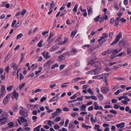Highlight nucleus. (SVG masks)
<instances>
[{
	"label": "nucleus",
	"mask_w": 131,
	"mask_h": 131,
	"mask_svg": "<svg viewBox=\"0 0 131 131\" xmlns=\"http://www.w3.org/2000/svg\"><path fill=\"white\" fill-rule=\"evenodd\" d=\"M59 128V126L57 124L55 125L54 126V128L56 130L58 129Z\"/></svg>",
	"instance_id": "de8ad7c7"
},
{
	"label": "nucleus",
	"mask_w": 131,
	"mask_h": 131,
	"mask_svg": "<svg viewBox=\"0 0 131 131\" xmlns=\"http://www.w3.org/2000/svg\"><path fill=\"white\" fill-rule=\"evenodd\" d=\"M119 45L122 46H123L124 47H126L129 46L127 42L124 40L123 39L119 43Z\"/></svg>",
	"instance_id": "f257e3e1"
},
{
	"label": "nucleus",
	"mask_w": 131,
	"mask_h": 131,
	"mask_svg": "<svg viewBox=\"0 0 131 131\" xmlns=\"http://www.w3.org/2000/svg\"><path fill=\"white\" fill-rule=\"evenodd\" d=\"M7 114L5 112H3L2 115V118H0V122L2 121L3 120H6L7 118Z\"/></svg>",
	"instance_id": "423d86ee"
},
{
	"label": "nucleus",
	"mask_w": 131,
	"mask_h": 131,
	"mask_svg": "<svg viewBox=\"0 0 131 131\" xmlns=\"http://www.w3.org/2000/svg\"><path fill=\"white\" fill-rule=\"evenodd\" d=\"M126 50L128 54H129L131 53V48H127Z\"/></svg>",
	"instance_id": "473e14b6"
},
{
	"label": "nucleus",
	"mask_w": 131,
	"mask_h": 131,
	"mask_svg": "<svg viewBox=\"0 0 131 131\" xmlns=\"http://www.w3.org/2000/svg\"><path fill=\"white\" fill-rule=\"evenodd\" d=\"M125 53L124 52H122L119 53L117 55V57H119L123 55H125Z\"/></svg>",
	"instance_id": "e433bc0d"
},
{
	"label": "nucleus",
	"mask_w": 131,
	"mask_h": 131,
	"mask_svg": "<svg viewBox=\"0 0 131 131\" xmlns=\"http://www.w3.org/2000/svg\"><path fill=\"white\" fill-rule=\"evenodd\" d=\"M120 107V106L118 105L117 104H115L114 105V108L115 109H117Z\"/></svg>",
	"instance_id": "3c124183"
},
{
	"label": "nucleus",
	"mask_w": 131,
	"mask_h": 131,
	"mask_svg": "<svg viewBox=\"0 0 131 131\" xmlns=\"http://www.w3.org/2000/svg\"><path fill=\"white\" fill-rule=\"evenodd\" d=\"M59 94H57L56 95V96L54 97H52L51 99L49 100V102H51L52 101H54L56 100H57L59 98L58 96L59 95Z\"/></svg>",
	"instance_id": "9b49d317"
},
{
	"label": "nucleus",
	"mask_w": 131,
	"mask_h": 131,
	"mask_svg": "<svg viewBox=\"0 0 131 131\" xmlns=\"http://www.w3.org/2000/svg\"><path fill=\"white\" fill-rule=\"evenodd\" d=\"M1 94L0 95V96H4L5 95L6 93V91L5 89V86L4 85H1Z\"/></svg>",
	"instance_id": "f03ea898"
},
{
	"label": "nucleus",
	"mask_w": 131,
	"mask_h": 131,
	"mask_svg": "<svg viewBox=\"0 0 131 131\" xmlns=\"http://www.w3.org/2000/svg\"><path fill=\"white\" fill-rule=\"evenodd\" d=\"M110 113H112L114 114H116L117 113V112L114 110H111L110 111Z\"/></svg>",
	"instance_id": "79ce46f5"
},
{
	"label": "nucleus",
	"mask_w": 131,
	"mask_h": 131,
	"mask_svg": "<svg viewBox=\"0 0 131 131\" xmlns=\"http://www.w3.org/2000/svg\"><path fill=\"white\" fill-rule=\"evenodd\" d=\"M119 21H121L122 22H124L125 23L126 21V20L124 19L123 18L120 19Z\"/></svg>",
	"instance_id": "e2e57ef3"
},
{
	"label": "nucleus",
	"mask_w": 131,
	"mask_h": 131,
	"mask_svg": "<svg viewBox=\"0 0 131 131\" xmlns=\"http://www.w3.org/2000/svg\"><path fill=\"white\" fill-rule=\"evenodd\" d=\"M62 111V110L59 108H58L56 109V112L58 113H60Z\"/></svg>",
	"instance_id": "37998d69"
},
{
	"label": "nucleus",
	"mask_w": 131,
	"mask_h": 131,
	"mask_svg": "<svg viewBox=\"0 0 131 131\" xmlns=\"http://www.w3.org/2000/svg\"><path fill=\"white\" fill-rule=\"evenodd\" d=\"M100 18V16L99 15L98 16L96 17L94 19V20L95 22L97 21Z\"/></svg>",
	"instance_id": "a18cd8bd"
},
{
	"label": "nucleus",
	"mask_w": 131,
	"mask_h": 131,
	"mask_svg": "<svg viewBox=\"0 0 131 131\" xmlns=\"http://www.w3.org/2000/svg\"><path fill=\"white\" fill-rule=\"evenodd\" d=\"M82 127L85 128L86 129H88L89 128H90L91 127V126H89L88 125H86L84 124H82Z\"/></svg>",
	"instance_id": "aec40b11"
},
{
	"label": "nucleus",
	"mask_w": 131,
	"mask_h": 131,
	"mask_svg": "<svg viewBox=\"0 0 131 131\" xmlns=\"http://www.w3.org/2000/svg\"><path fill=\"white\" fill-rule=\"evenodd\" d=\"M42 54L46 59H49L50 57V56L49 55V53L48 52H47L46 53L45 52H43L42 53Z\"/></svg>",
	"instance_id": "9d476101"
},
{
	"label": "nucleus",
	"mask_w": 131,
	"mask_h": 131,
	"mask_svg": "<svg viewBox=\"0 0 131 131\" xmlns=\"http://www.w3.org/2000/svg\"><path fill=\"white\" fill-rule=\"evenodd\" d=\"M91 98L95 100H97V97L94 95L91 96Z\"/></svg>",
	"instance_id": "864d4df0"
},
{
	"label": "nucleus",
	"mask_w": 131,
	"mask_h": 131,
	"mask_svg": "<svg viewBox=\"0 0 131 131\" xmlns=\"http://www.w3.org/2000/svg\"><path fill=\"white\" fill-rule=\"evenodd\" d=\"M72 51H67L66 52L64 53H66V55L67 54L69 56H70L71 54V53L72 52Z\"/></svg>",
	"instance_id": "6e6d98bb"
},
{
	"label": "nucleus",
	"mask_w": 131,
	"mask_h": 131,
	"mask_svg": "<svg viewBox=\"0 0 131 131\" xmlns=\"http://www.w3.org/2000/svg\"><path fill=\"white\" fill-rule=\"evenodd\" d=\"M69 122V120L68 119H67L66 121L65 124L64 125L65 127H67Z\"/></svg>",
	"instance_id": "8fccbe9b"
},
{
	"label": "nucleus",
	"mask_w": 131,
	"mask_h": 131,
	"mask_svg": "<svg viewBox=\"0 0 131 131\" xmlns=\"http://www.w3.org/2000/svg\"><path fill=\"white\" fill-rule=\"evenodd\" d=\"M101 90L102 93L106 94L109 91V88L104 86L101 88Z\"/></svg>",
	"instance_id": "1a4fd4ad"
},
{
	"label": "nucleus",
	"mask_w": 131,
	"mask_h": 131,
	"mask_svg": "<svg viewBox=\"0 0 131 131\" xmlns=\"http://www.w3.org/2000/svg\"><path fill=\"white\" fill-rule=\"evenodd\" d=\"M76 100L77 101H82L83 100V96H81V97H78Z\"/></svg>",
	"instance_id": "0e129e2a"
},
{
	"label": "nucleus",
	"mask_w": 131,
	"mask_h": 131,
	"mask_svg": "<svg viewBox=\"0 0 131 131\" xmlns=\"http://www.w3.org/2000/svg\"><path fill=\"white\" fill-rule=\"evenodd\" d=\"M41 91H42V90L41 89H36V90L34 91V92L33 91L32 93L33 94H34V93H37L38 92H41Z\"/></svg>",
	"instance_id": "a19ab883"
},
{
	"label": "nucleus",
	"mask_w": 131,
	"mask_h": 131,
	"mask_svg": "<svg viewBox=\"0 0 131 131\" xmlns=\"http://www.w3.org/2000/svg\"><path fill=\"white\" fill-rule=\"evenodd\" d=\"M68 39L67 38H65L64 41L62 42L63 44H65L67 43L68 42Z\"/></svg>",
	"instance_id": "69168bd1"
},
{
	"label": "nucleus",
	"mask_w": 131,
	"mask_h": 131,
	"mask_svg": "<svg viewBox=\"0 0 131 131\" xmlns=\"http://www.w3.org/2000/svg\"><path fill=\"white\" fill-rule=\"evenodd\" d=\"M23 36V35L21 33H20L17 36L16 39L17 40L19 39L22 37Z\"/></svg>",
	"instance_id": "bb28decb"
},
{
	"label": "nucleus",
	"mask_w": 131,
	"mask_h": 131,
	"mask_svg": "<svg viewBox=\"0 0 131 131\" xmlns=\"http://www.w3.org/2000/svg\"><path fill=\"white\" fill-rule=\"evenodd\" d=\"M5 70L6 71L7 73L8 72L9 70V66H7L6 68L5 69Z\"/></svg>",
	"instance_id": "338daca9"
},
{
	"label": "nucleus",
	"mask_w": 131,
	"mask_h": 131,
	"mask_svg": "<svg viewBox=\"0 0 131 131\" xmlns=\"http://www.w3.org/2000/svg\"><path fill=\"white\" fill-rule=\"evenodd\" d=\"M48 123L47 125L50 126H51V124H54V122L53 121H51L50 120H49L48 121Z\"/></svg>",
	"instance_id": "393cba45"
},
{
	"label": "nucleus",
	"mask_w": 131,
	"mask_h": 131,
	"mask_svg": "<svg viewBox=\"0 0 131 131\" xmlns=\"http://www.w3.org/2000/svg\"><path fill=\"white\" fill-rule=\"evenodd\" d=\"M65 65L61 64L59 67V68L60 70H62L64 67Z\"/></svg>",
	"instance_id": "774afa93"
},
{
	"label": "nucleus",
	"mask_w": 131,
	"mask_h": 131,
	"mask_svg": "<svg viewBox=\"0 0 131 131\" xmlns=\"http://www.w3.org/2000/svg\"><path fill=\"white\" fill-rule=\"evenodd\" d=\"M128 101H127L126 100H122L121 101V102L122 103L124 104L125 105H126L128 104Z\"/></svg>",
	"instance_id": "13d9d810"
},
{
	"label": "nucleus",
	"mask_w": 131,
	"mask_h": 131,
	"mask_svg": "<svg viewBox=\"0 0 131 131\" xmlns=\"http://www.w3.org/2000/svg\"><path fill=\"white\" fill-rule=\"evenodd\" d=\"M58 46H53L50 49V51L52 52L56 50V49L58 48Z\"/></svg>",
	"instance_id": "f3484780"
},
{
	"label": "nucleus",
	"mask_w": 131,
	"mask_h": 131,
	"mask_svg": "<svg viewBox=\"0 0 131 131\" xmlns=\"http://www.w3.org/2000/svg\"><path fill=\"white\" fill-rule=\"evenodd\" d=\"M112 52V50L111 49H108L107 51H105L103 52L102 53V54L104 56L106 55V54H109L111 53Z\"/></svg>",
	"instance_id": "4468645a"
},
{
	"label": "nucleus",
	"mask_w": 131,
	"mask_h": 131,
	"mask_svg": "<svg viewBox=\"0 0 131 131\" xmlns=\"http://www.w3.org/2000/svg\"><path fill=\"white\" fill-rule=\"evenodd\" d=\"M41 126V125H39L37 126V127H35L34 129L36 131H40V128Z\"/></svg>",
	"instance_id": "a878e982"
},
{
	"label": "nucleus",
	"mask_w": 131,
	"mask_h": 131,
	"mask_svg": "<svg viewBox=\"0 0 131 131\" xmlns=\"http://www.w3.org/2000/svg\"><path fill=\"white\" fill-rule=\"evenodd\" d=\"M46 99V97H42L40 100V102H42L44 101H45Z\"/></svg>",
	"instance_id": "4d7b16f0"
},
{
	"label": "nucleus",
	"mask_w": 131,
	"mask_h": 131,
	"mask_svg": "<svg viewBox=\"0 0 131 131\" xmlns=\"http://www.w3.org/2000/svg\"><path fill=\"white\" fill-rule=\"evenodd\" d=\"M66 53H64L63 54L61 55L58 57V61H60L64 60L66 58Z\"/></svg>",
	"instance_id": "6e6552de"
},
{
	"label": "nucleus",
	"mask_w": 131,
	"mask_h": 131,
	"mask_svg": "<svg viewBox=\"0 0 131 131\" xmlns=\"http://www.w3.org/2000/svg\"><path fill=\"white\" fill-rule=\"evenodd\" d=\"M88 13L89 14H90L92 12V9L91 7H89V8H88Z\"/></svg>",
	"instance_id": "052dcab7"
},
{
	"label": "nucleus",
	"mask_w": 131,
	"mask_h": 131,
	"mask_svg": "<svg viewBox=\"0 0 131 131\" xmlns=\"http://www.w3.org/2000/svg\"><path fill=\"white\" fill-rule=\"evenodd\" d=\"M87 92L90 93V94L92 95L93 94V93L90 88H89L87 90Z\"/></svg>",
	"instance_id": "c03bdc74"
},
{
	"label": "nucleus",
	"mask_w": 131,
	"mask_h": 131,
	"mask_svg": "<svg viewBox=\"0 0 131 131\" xmlns=\"http://www.w3.org/2000/svg\"><path fill=\"white\" fill-rule=\"evenodd\" d=\"M8 125L10 128H12L14 125V124L12 122H11L8 124Z\"/></svg>",
	"instance_id": "72a5a7b5"
},
{
	"label": "nucleus",
	"mask_w": 131,
	"mask_h": 131,
	"mask_svg": "<svg viewBox=\"0 0 131 131\" xmlns=\"http://www.w3.org/2000/svg\"><path fill=\"white\" fill-rule=\"evenodd\" d=\"M125 100L129 102L130 101V100L128 98H127L126 96H124V98Z\"/></svg>",
	"instance_id": "603ef678"
},
{
	"label": "nucleus",
	"mask_w": 131,
	"mask_h": 131,
	"mask_svg": "<svg viewBox=\"0 0 131 131\" xmlns=\"http://www.w3.org/2000/svg\"><path fill=\"white\" fill-rule=\"evenodd\" d=\"M25 85V83H24L23 84H21L19 86V89L20 90H21L23 88Z\"/></svg>",
	"instance_id": "7c9ffc66"
},
{
	"label": "nucleus",
	"mask_w": 131,
	"mask_h": 131,
	"mask_svg": "<svg viewBox=\"0 0 131 131\" xmlns=\"http://www.w3.org/2000/svg\"><path fill=\"white\" fill-rule=\"evenodd\" d=\"M9 55L10 54H8L5 57L4 61V62H6L8 60L9 58H8Z\"/></svg>",
	"instance_id": "c756f323"
},
{
	"label": "nucleus",
	"mask_w": 131,
	"mask_h": 131,
	"mask_svg": "<svg viewBox=\"0 0 131 131\" xmlns=\"http://www.w3.org/2000/svg\"><path fill=\"white\" fill-rule=\"evenodd\" d=\"M26 10L25 9H23L20 13V14L22 15H24L26 13Z\"/></svg>",
	"instance_id": "ea45409f"
},
{
	"label": "nucleus",
	"mask_w": 131,
	"mask_h": 131,
	"mask_svg": "<svg viewBox=\"0 0 131 131\" xmlns=\"http://www.w3.org/2000/svg\"><path fill=\"white\" fill-rule=\"evenodd\" d=\"M12 67L13 68V69L15 70H16L18 68L17 66L16 65V63H12Z\"/></svg>",
	"instance_id": "6ab92c4d"
},
{
	"label": "nucleus",
	"mask_w": 131,
	"mask_h": 131,
	"mask_svg": "<svg viewBox=\"0 0 131 131\" xmlns=\"http://www.w3.org/2000/svg\"><path fill=\"white\" fill-rule=\"evenodd\" d=\"M121 50V49H113L112 50V54H114V55L116 54L117 53L120 51Z\"/></svg>",
	"instance_id": "f8f14e48"
},
{
	"label": "nucleus",
	"mask_w": 131,
	"mask_h": 131,
	"mask_svg": "<svg viewBox=\"0 0 131 131\" xmlns=\"http://www.w3.org/2000/svg\"><path fill=\"white\" fill-rule=\"evenodd\" d=\"M77 32V31H75V30L74 31H72L71 33V37H74L75 36V35L76 34Z\"/></svg>",
	"instance_id": "4c0bfd02"
},
{
	"label": "nucleus",
	"mask_w": 131,
	"mask_h": 131,
	"mask_svg": "<svg viewBox=\"0 0 131 131\" xmlns=\"http://www.w3.org/2000/svg\"><path fill=\"white\" fill-rule=\"evenodd\" d=\"M106 75H107V76L108 74H104V75H102L101 76L99 75L97 76H94L92 78L93 79H103V77L105 78L106 77Z\"/></svg>",
	"instance_id": "39448f33"
},
{
	"label": "nucleus",
	"mask_w": 131,
	"mask_h": 131,
	"mask_svg": "<svg viewBox=\"0 0 131 131\" xmlns=\"http://www.w3.org/2000/svg\"><path fill=\"white\" fill-rule=\"evenodd\" d=\"M11 94H12V95L10 96L12 98L13 100L14 99L13 96H14L16 100H17L19 96L18 93L16 91H14Z\"/></svg>",
	"instance_id": "20e7f679"
},
{
	"label": "nucleus",
	"mask_w": 131,
	"mask_h": 131,
	"mask_svg": "<svg viewBox=\"0 0 131 131\" xmlns=\"http://www.w3.org/2000/svg\"><path fill=\"white\" fill-rule=\"evenodd\" d=\"M124 125L125 124L124 123H122L116 125V126L117 128L120 127V128H122L124 126Z\"/></svg>",
	"instance_id": "dca6fc26"
},
{
	"label": "nucleus",
	"mask_w": 131,
	"mask_h": 131,
	"mask_svg": "<svg viewBox=\"0 0 131 131\" xmlns=\"http://www.w3.org/2000/svg\"><path fill=\"white\" fill-rule=\"evenodd\" d=\"M20 114L21 115L24 116V117H27L28 116L27 113L24 111L20 110L19 112Z\"/></svg>",
	"instance_id": "ddd939ff"
},
{
	"label": "nucleus",
	"mask_w": 131,
	"mask_h": 131,
	"mask_svg": "<svg viewBox=\"0 0 131 131\" xmlns=\"http://www.w3.org/2000/svg\"><path fill=\"white\" fill-rule=\"evenodd\" d=\"M94 61L92 59L88 63V65L89 64H91V65H93Z\"/></svg>",
	"instance_id": "2f4dec72"
},
{
	"label": "nucleus",
	"mask_w": 131,
	"mask_h": 131,
	"mask_svg": "<svg viewBox=\"0 0 131 131\" xmlns=\"http://www.w3.org/2000/svg\"><path fill=\"white\" fill-rule=\"evenodd\" d=\"M21 23V21H19L18 23H17L15 25V26H14V27L15 28H16L20 25Z\"/></svg>",
	"instance_id": "58836bf2"
},
{
	"label": "nucleus",
	"mask_w": 131,
	"mask_h": 131,
	"mask_svg": "<svg viewBox=\"0 0 131 131\" xmlns=\"http://www.w3.org/2000/svg\"><path fill=\"white\" fill-rule=\"evenodd\" d=\"M13 87V86L10 85L7 88V90L8 91H11Z\"/></svg>",
	"instance_id": "c9c22d12"
},
{
	"label": "nucleus",
	"mask_w": 131,
	"mask_h": 131,
	"mask_svg": "<svg viewBox=\"0 0 131 131\" xmlns=\"http://www.w3.org/2000/svg\"><path fill=\"white\" fill-rule=\"evenodd\" d=\"M20 120L22 123L26 122H27V120L24 118L23 117H20Z\"/></svg>",
	"instance_id": "b1692460"
},
{
	"label": "nucleus",
	"mask_w": 131,
	"mask_h": 131,
	"mask_svg": "<svg viewBox=\"0 0 131 131\" xmlns=\"http://www.w3.org/2000/svg\"><path fill=\"white\" fill-rule=\"evenodd\" d=\"M86 106L85 104H83L81 106V111H85Z\"/></svg>",
	"instance_id": "a211bd4d"
},
{
	"label": "nucleus",
	"mask_w": 131,
	"mask_h": 131,
	"mask_svg": "<svg viewBox=\"0 0 131 131\" xmlns=\"http://www.w3.org/2000/svg\"><path fill=\"white\" fill-rule=\"evenodd\" d=\"M20 80H22L24 79V76L21 73H20Z\"/></svg>",
	"instance_id": "bf43d9fd"
},
{
	"label": "nucleus",
	"mask_w": 131,
	"mask_h": 131,
	"mask_svg": "<svg viewBox=\"0 0 131 131\" xmlns=\"http://www.w3.org/2000/svg\"><path fill=\"white\" fill-rule=\"evenodd\" d=\"M95 72V75L99 74L100 73V71L101 70V68L100 67H97L94 69Z\"/></svg>",
	"instance_id": "2eb2a0df"
},
{
	"label": "nucleus",
	"mask_w": 131,
	"mask_h": 131,
	"mask_svg": "<svg viewBox=\"0 0 131 131\" xmlns=\"http://www.w3.org/2000/svg\"><path fill=\"white\" fill-rule=\"evenodd\" d=\"M78 7V5L76 4L74 6V8L73 9V11L74 12H76L77 11V9Z\"/></svg>",
	"instance_id": "cd10ccee"
},
{
	"label": "nucleus",
	"mask_w": 131,
	"mask_h": 131,
	"mask_svg": "<svg viewBox=\"0 0 131 131\" xmlns=\"http://www.w3.org/2000/svg\"><path fill=\"white\" fill-rule=\"evenodd\" d=\"M100 127V126L99 125H95L94 126V128L95 129H97V130Z\"/></svg>",
	"instance_id": "5fc2aeb1"
},
{
	"label": "nucleus",
	"mask_w": 131,
	"mask_h": 131,
	"mask_svg": "<svg viewBox=\"0 0 131 131\" xmlns=\"http://www.w3.org/2000/svg\"><path fill=\"white\" fill-rule=\"evenodd\" d=\"M75 126L73 122L70 123L69 124V128L73 129L74 128Z\"/></svg>",
	"instance_id": "412c9836"
},
{
	"label": "nucleus",
	"mask_w": 131,
	"mask_h": 131,
	"mask_svg": "<svg viewBox=\"0 0 131 131\" xmlns=\"http://www.w3.org/2000/svg\"><path fill=\"white\" fill-rule=\"evenodd\" d=\"M21 59L20 61V63H21L22 62V61H23V59L24 58V54L23 53H21Z\"/></svg>",
	"instance_id": "c85d7f7f"
},
{
	"label": "nucleus",
	"mask_w": 131,
	"mask_h": 131,
	"mask_svg": "<svg viewBox=\"0 0 131 131\" xmlns=\"http://www.w3.org/2000/svg\"><path fill=\"white\" fill-rule=\"evenodd\" d=\"M43 39H41L40 40V41L38 44L37 46L38 47H42V43L43 42Z\"/></svg>",
	"instance_id": "4be33fe9"
},
{
	"label": "nucleus",
	"mask_w": 131,
	"mask_h": 131,
	"mask_svg": "<svg viewBox=\"0 0 131 131\" xmlns=\"http://www.w3.org/2000/svg\"><path fill=\"white\" fill-rule=\"evenodd\" d=\"M99 95L98 96V98L100 99V101H102L103 100V95L100 94L99 93Z\"/></svg>",
	"instance_id": "5701e85b"
},
{
	"label": "nucleus",
	"mask_w": 131,
	"mask_h": 131,
	"mask_svg": "<svg viewBox=\"0 0 131 131\" xmlns=\"http://www.w3.org/2000/svg\"><path fill=\"white\" fill-rule=\"evenodd\" d=\"M12 95V94H8L5 97L3 101V103L4 104H6L8 103L9 100H8Z\"/></svg>",
	"instance_id": "0eeeda50"
},
{
	"label": "nucleus",
	"mask_w": 131,
	"mask_h": 131,
	"mask_svg": "<svg viewBox=\"0 0 131 131\" xmlns=\"http://www.w3.org/2000/svg\"><path fill=\"white\" fill-rule=\"evenodd\" d=\"M77 114L76 112L73 113L71 114V115L73 117H74L77 115Z\"/></svg>",
	"instance_id": "680f3d73"
},
{
	"label": "nucleus",
	"mask_w": 131,
	"mask_h": 131,
	"mask_svg": "<svg viewBox=\"0 0 131 131\" xmlns=\"http://www.w3.org/2000/svg\"><path fill=\"white\" fill-rule=\"evenodd\" d=\"M77 97V95L76 94H74L73 96H71L70 97V99L71 100H72L74 99Z\"/></svg>",
	"instance_id": "09e8293b"
},
{
	"label": "nucleus",
	"mask_w": 131,
	"mask_h": 131,
	"mask_svg": "<svg viewBox=\"0 0 131 131\" xmlns=\"http://www.w3.org/2000/svg\"><path fill=\"white\" fill-rule=\"evenodd\" d=\"M97 120L94 119L93 118V117L92 116L91 117V122H97Z\"/></svg>",
	"instance_id": "49530a36"
},
{
	"label": "nucleus",
	"mask_w": 131,
	"mask_h": 131,
	"mask_svg": "<svg viewBox=\"0 0 131 131\" xmlns=\"http://www.w3.org/2000/svg\"><path fill=\"white\" fill-rule=\"evenodd\" d=\"M94 108L95 110H103V109L102 107L101 106H99L97 104L96 102H94Z\"/></svg>",
	"instance_id": "7ed1b4c3"
},
{
	"label": "nucleus",
	"mask_w": 131,
	"mask_h": 131,
	"mask_svg": "<svg viewBox=\"0 0 131 131\" xmlns=\"http://www.w3.org/2000/svg\"><path fill=\"white\" fill-rule=\"evenodd\" d=\"M39 70L38 71H35V74L36 75H37L38 73H39L41 72V70L42 69V67H40L39 68Z\"/></svg>",
	"instance_id": "f704fd0d"
}]
</instances>
